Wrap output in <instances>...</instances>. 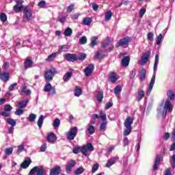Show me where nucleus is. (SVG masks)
<instances>
[{"label": "nucleus", "mask_w": 175, "mask_h": 175, "mask_svg": "<svg viewBox=\"0 0 175 175\" xmlns=\"http://www.w3.org/2000/svg\"><path fill=\"white\" fill-rule=\"evenodd\" d=\"M173 107L174 106L173 105H172V103H170V100L169 99H167L165 101L163 109L162 108V107L157 109L158 114H161V116L163 118H165V117H166L167 114V111H169V113H172Z\"/></svg>", "instance_id": "1"}, {"label": "nucleus", "mask_w": 175, "mask_h": 175, "mask_svg": "<svg viewBox=\"0 0 175 175\" xmlns=\"http://www.w3.org/2000/svg\"><path fill=\"white\" fill-rule=\"evenodd\" d=\"M159 61V55H155V59H154V73L152 78L150 80V83L149 84V88L147 92V95H150L151 94V91H152V88L154 87V84H155V77L157 76V74L155 72H157V69H158V62Z\"/></svg>", "instance_id": "2"}, {"label": "nucleus", "mask_w": 175, "mask_h": 175, "mask_svg": "<svg viewBox=\"0 0 175 175\" xmlns=\"http://www.w3.org/2000/svg\"><path fill=\"white\" fill-rule=\"evenodd\" d=\"M55 75H57V70H55V68H51L50 70L45 72V81H46V83L52 81Z\"/></svg>", "instance_id": "3"}, {"label": "nucleus", "mask_w": 175, "mask_h": 175, "mask_svg": "<svg viewBox=\"0 0 175 175\" xmlns=\"http://www.w3.org/2000/svg\"><path fill=\"white\" fill-rule=\"evenodd\" d=\"M94 151V146L92 144L88 143L86 145H83L81 146V154L83 155H85L86 157L88 156V152H91Z\"/></svg>", "instance_id": "4"}, {"label": "nucleus", "mask_w": 175, "mask_h": 175, "mask_svg": "<svg viewBox=\"0 0 175 175\" xmlns=\"http://www.w3.org/2000/svg\"><path fill=\"white\" fill-rule=\"evenodd\" d=\"M131 40H132V38L131 37H124L122 39H120L117 44H116V47H121L122 46H126L128 44H129V42H131Z\"/></svg>", "instance_id": "5"}, {"label": "nucleus", "mask_w": 175, "mask_h": 175, "mask_svg": "<svg viewBox=\"0 0 175 175\" xmlns=\"http://www.w3.org/2000/svg\"><path fill=\"white\" fill-rule=\"evenodd\" d=\"M76 135H77V127L73 126L70 129L67 139H68V140H75Z\"/></svg>", "instance_id": "6"}, {"label": "nucleus", "mask_w": 175, "mask_h": 175, "mask_svg": "<svg viewBox=\"0 0 175 175\" xmlns=\"http://www.w3.org/2000/svg\"><path fill=\"white\" fill-rule=\"evenodd\" d=\"M76 135H77V127L73 126L70 129L67 139H68V140H75Z\"/></svg>", "instance_id": "7"}, {"label": "nucleus", "mask_w": 175, "mask_h": 175, "mask_svg": "<svg viewBox=\"0 0 175 175\" xmlns=\"http://www.w3.org/2000/svg\"><path fill=\"white\" fill-rule=\"evenodd\" d=\"M23 13L27 21H31V20H32V10L29 9L28 6L23 8Z\"/></svg>", "instance_id": "8"}, {"label": "nucleus", "mask_w": 175, "mask_h": 175, "mask_svg": "<svg viewBox=\"0 0 175 175\" xmlns=\"http://www.w3.org/2000/svg\"><path fill=\"white\" fill-rule=\"evenodd\" d=\"M46 140L48 143H51L54 144L57 142V135L54 133H49L46 136Z\"/></svg>", "instance_id": "9"}, {"label": "nucleus", "mask_w": 175, "mask_h": 175, "mask_svg": "<svg viewBox=\"0 0 175 175\" xmlns=\"http://www.w3.org/2000/svg\"><path fill=\"white\" fill-rule=\"evenodd\" d=\"M94 69H95V66H94V64H90L89 66H88L84 70L85 75L87 77H89V76L92 75V72H94Z\"/></svg>", "instance_id": "10"}, {"label": "nucleus", "mask_w": 175, "mask_h": 175, "mask_svg": "<svg viewBox=\"0 0 175 175\" xmlns=\"http://www.w3.org/2000/svg\"><path fill=\"white\" fill-rule=\"evenodd\" d=\"M16 5L14 6L13 9L14 12H21L23 9H24V6L23 5V1L21 0H16Z\"/></svg>", "instance_id": "11"}, {"label": "nucleus", "mask_w": 175, "mask_h": 175, "mask_svg": "<svg viewBox=\"0 0 175 175\" xmlns=\"http://www.w3.org/2000/svg\"><path fill=\"white\" fill-rule=\"evenodd\" d=\"M65 57L66 61L68 62H75V61H77V56H76L75 54L72 53H67L65 55Z\"/></svg>", "instance_id": "12"}, {"label": "nucleus", "mask_w": 175, "mask_h": 175, "mask_svg": "<svg viewBox=\"0 0 175 175\" xmlns=\"http://www.w3.org/2000/svg\"><path fill=\"white\" fill-rule=\"evenodd\" d=\"M150 55H151V51H148L146 53H144V55L141 59V64L143 65L144 64H147L148 59H150Z\"/></svg>", "instance_id": "13"}, {"label": "nucleus", "mask_w": 175, "mask_h": 175, "mask_svg": "<svg viewBox=\"0 0 175 175\" xmlns=\"http://www.w3.org/2000/svg\"><path fill=\"white\" fill-rule=\"evenodd\" d=\"M76 165V161L74 160H70L68 162L67 165L66 166V172L68 174H70V170Z\"/></svg>", "instance_id": "14"}, {"label": "nucleus", "mask_w": 175, "mask_h": 175, "mask_svg": "<svg viewBox=\"0 0 175 175\" xmlns=\"http://www.w3.org/2000/svg\"><path fill=\"white\" fill-rule=\"evenodd\" d=\"M132 124H133V118L131 116H128L124 124L125 128H132Z\"/></svg>", "instance_id": "15"}, {"label": "nucleus", "mask_w": 175, "mask_h": 175, "mask_svg": "<svg viewBox=\"0 0 175 175\" xmlns=\"http://www.w3.org/2000/svg\"><path fill=\"white\" fill-rule=\"evenodd\" d=\"M117 161H118V157L109 159L106 163V167H110V166H113V165H114Z\"/></svg>", "instance_id": "16"}, {"label": "nucleus", "mask_w": 175, "mask_h": 175, "mask_svg": "<svg viewBox=\"0 0 175 175\" xmlns=\"http://www.w3.org/2000/svg\"><path fill=\"white\" fill-rule=\"evenodd\" d=\"M9 79H10V76L9 75L8 72H1L0 74V80H2V81H4V83L8 81Z\"/></svg>", "instance_id": "17"}, {"label": "nucleus", "mask_w": 175, "mask_h": 175, "mask_svg": "<svg viewBox=\"0 0 175 175\" xmlns=\"http://www.w3.org/2000/svg\"><path fill=\"white\" fill-rule=\"evenodd\" d=\"M59 173H61V167L59 166H56L50 171V175H58Z\"/></svg>", "instance_id": "18"}, {"label": "nucleus", "mask_w": 175, "mask_h": 175, "mask_svg": "<svg viewBox=\"0 0 175 175\" xmlns=\"http://www.w3.org/2000/svg\"><path fill=\"white\" fill-rule=\"evenodd\" d=\"M32 163V160L31 159H29L27 160H25L21 164V169H27L29 165Z\"/></svg>", "instance_id": "19"}, {"label": "nucleus", "mask_w": 175, "mask_h": 175, "mask_svg": "<svg viewBox=\"0 0 175 175\" xmlns=\"http://www.w3.org/2000/svg\"><path fill=\"white\" fill-rule=\"evenodd\" d=\"M159 163H161V155H157L153 165V170H157Z\"/></svg>", "instance_id": "20"}, {"label": "nucleus", "mask_w": 175, "mask_h": 175, "mask_svg": "<svg viewBox=\"0 0 175 175\" xmlns=\"http://www.w3.org/2000/svg\"><path fill=\"white\" fill-rule=\"evenodd\" d=\"M131 58L129 56H125L122 60V66L124 67L129 66Z\"/></svg>", "instance_id": "21"}, {"label": "nucleus", "mask_w": 175, "mask_h": 175, "mask_svg": "<svg viewBox=\"0 0 175 175\" xmlns=\"http://www.w3.org/2000/svg\"><path fill=\"white\" fill-rule=\"evenodd\" d=\"M109 80L111 83H116L118 80V77H117V74L115 72H111L109 75Z\"/></svg>", "instance_id": "22"}, {"label": "nucleus", "mask_w": 175, "mask_h": 175, "mask_svg": "<svg viewBox=\"0 0 175 175\" xmlns=\"http://www.w3.org/2000/svg\"><path fill=\"white\" fill-rule=\"evenodd\" d=\"M167 96L168 98L170 99V100H174V99H175V94H174V91L168 90L167 92Z\"/></svg>", "instance_id": "23"}, {"label": "nucleus", "mask_w": 175, "mask_h": 175, "mask_svg": "<svg viewBox=\"0 0 175 175\" xmlns=\"http://www.w3.org/2000/svg\"><path fill=\"white\" fill-rule=\"evenodd\" d=\"M83 92V90L79 87L76 86L74 90V94L75 96H80Z\"/></svg>", "instance_id": "24"}, {"label": "nucleus", "mask_w": 175, "mask_h": 175, "mask_svg": "<svg viewBox=\"0 0 175 175\" xmlns=\"http://www.w3.org/2000/svg\"><path fill=\"white\" fill-rule=\"evenodd\" d=\"M113 16V12L109 10L105 12V21H110L111 17Z\"/></svg>", "instance_id": "25"}, {"label": "nucleus", "mask_w": 175, "mask_h": 175, "mask_svg": "<svg viewBox=\"0 0 175 175\" xmlns=\"http://www.w3.org/2000/svg\"><path fill=\"white\" fill-rule=\"evenodd\" d=\"M72 72H66L63 77L64 81L66 83V81H69L70 80V77H72Z\"/></svg>", "instance_id": "26"}, {"label": "nucleus", "mask_w": 175, "mask_h": 175, "mask_svg": "<svg viewBox=\"0 0 175 175\" xmlns=\"http://www.w3.org/2000/svg\"><path fill=\"white\" fill-rule=\"evenodd\" d=\"M72 33H73V31L70 29V27H67L64 31V36H72Z\"/></svg>", "instance_id": "27"}, {"label": "nucleus", "mask_w": 175, "mask_h": 175, "mask_svg": "<svg viewBox=\"0 0 175 175\" xmlns=\"http://www.w3.org/2000/svg\"><path fill=\"white\" fill-rule=\"evenodd\" d=\"M59 125H61V120L58 118L55 119L53 124V128L57 129V128H59Z\"/></svg>", "instance_id": "28"}, {"label": "nucleus", "mask_w": 175, "mask_h": 175, "mask_svg": "<svg viewBox=\"0 0 175 175\" xmlns=\"http://www.w3.org/2000/svg\"><path fill=\"white\" fill-rule=\"evenodd\" d=\"M28 100H25L24 101H21L18 103L19 109H24V107H27V105H28Z\"/></svg>", "instance_id": "29"}, {"label": "nucleus", "mask_w": 175, "mask_h": 175, "mask_svg": "<svg viewBox=\"0 0 175 175\" xmlns=\"http://www.w3.org/2000/svg\"><path fill=\"white\" fill-rule=\"evenodd\" d=\"M43 121H44V116L41 115L39 117V119L37 122L38 126H39L40 128H42V126L43 125Z\"/></svg>", "instance_id": "30"}, {"label": "nucleus", "mask_w": 175, "mask_h": 175, "mask_svg": "<svg viewBox=\"0 0 175 175\" xmlns=\"http://www.w3.org/2000/svg\"><path fill=\"white\" fill-rule=\"evenodd\" d=\"M92 23V19L91 18H83V25H91Z\"/></svg>", "instance_id": "31"}, {"label": "nucleus", "mask_w": 175, "mask_h": 175, "mask_svg": "<svg viewBox=\"0 0 175 175\" xmlns=\"http://www.w3.org/2000/svg\"><path fill=\"white\" fill-rule=\"evenodd\" d=\"M85 169L84 167H83L82 166L78 167L75 171V174L76 175H80L82 174V173H84L85 172Z\"/></svg>", "instance_id": "32"}, {"label": "nucleus", "mask_w": 175, "mask_h": 175, "mask_svg": "<svg viewBox=\"0 0 175 175\" xmlns=\"http://www.w3.org/2000/svg\"><path fill=\"white\" fill-rule=\"evenodd\" d=\"M21 91L22 92H24V94H25L26 95H31V94H32L31 90L27 88L26 85L22 86Z\"/></svg>", "instance_id": "33"}, {"label": "nucleus", "mask_w": 175, "mask_h": 175, "mask_svg": "<svg viewBox=\"0 0 175 175\" xmlns=\"http://www.w3.org/2000/svg\"><path fill=\"white\" fill-rule=\"evenodd\" d=\"M17 151H16V154H18V155L23 152V151H24V150H25V145L24 144H21V145L18 146H17Z\"/></svg>", "instance_id": "34"}, {"label": "nucleus", "mask_w": 175, "mask_h": 175, "mask_svg": "<svg viewBox=\"0 0 175 175\" xmlns=\"http://www.w3.org/2000/svg\"><path fill=\"white\" fill-rule=\"evenodd\" d=\"M51 88H53V85H51V83H47L44 85L43 91L44 92H50V91H51Z\"/></svg>", "instance_id": "35"}, {"label": "nucleus", "mask_w": 175, "mask_h": 175, "mask_svg": "<svg viewBox=\"0 0 175 175\" xmlns=\"http://www.w3.org/2000/svg\"><path fill=\"white\" fill-rule=\"evenodd\" d=\"M57 53H53L48 56V58L46 59L47 61L51 62L54 61L55 58L57 57Z\"/></svg>", "instance_id": "36"}, {"label": "nucleus", "mask_w": 175, "mask_h": 175, "mask_svg": "<svg viewBox=\"0 0 175 175\" xmlns=\"http://www.w3.org/2000/svg\"><path fill=\"white\" fill-rule=\"evenodd\" d=\"M106 126H107V120H103L100 125V131H106Z\"/></svg>", "instance_id": "37"}, {"label": "nucleus", "mask_w": 175, "mask_h": 175, "mask_svg": "<svg viewBox=\"0 0 175 175\" xmlns=\"http://www.w3.org/2000/svg\"><path fill=\"white\" fill-rule=\"evenodd\" d=\"M32 60L31 59H27L25 62V68H32Z\"/></svg>", "instance_id": "38"}, {"label": "nucleus", "mask_w": 175, "mask_h": 175, "mask_svg": "<svg viewBox=\"0 0 175 175\" xmlns=\"http://www.w3.org/2000/svg\"><path fill=\"white\" fill-rule=\"evenodd\" d=\"M98 40V37L94 36L91 38L90 47H94L96 44V41Z\"/></svg>", "instance_id": "39"}, {"label": "nucleus", "mask_w": 175, "mask_h": 175, "mask_svg": "<svg viewBox=\"0 0 175 175\" xmlns=\"http://www.w3.org/2000/svg\"><path fill=\"white\" fill-rule=\"evenodd\" d=\"M99 116H100V118H101V120H103V121H107V118L106 116V113L105 112H103V111H99Z\"/></svg>", "instance_id": "40"}, {"label": "nucleus", "mask_w": 175, "mask_h": 175, "mask_svg": "<svg viewBox=\"0 0 175 175\" xmlns=\"http://www.w3.org/2000/svg\"><path fill=\"white\" fill-rule=\"evenodd\" d=\"M143 98H144V92L143 90H140L137 96V100L140 101L142 99H143Z\"/></svg>", "instance_id": "41"}, {"label": "nucleus", "mask_w": 175, "mask_h": 175, "mask_svg": "<svg viewBox=\"0 0 175 175\" xmlns=\"http://www.w3.org/2000/svg\"><path fill=\"white\" fill-rule=\"evenodd\" d=\"M37 175H44V168L43 167H38L37 168Z\"/></svg>", "instance_id": "42"}, {"label": "nucleus", "mask_w": 175, "mask_h": 175, "mask_svg": "<svg viewBox=\"0 0 175 175\" xmlns=\"http://www.w3.org/2000/svg\"><path fill=\"white\" fill-rule=\"evenodd\" d=\"M88 132L90 135H94V133H95V127L92 125H90L88 128Z\"/></svg>", "instance_id": "43"}, {"label": "nucleus", "mask_w": 175, "mask_h": 175, "mask_svg": "<svg viewBox=\"0 0 175 175\" xmlns=\"http://www.w3.org/2000/svg\"><path fill=\"white\" fill-rule=\"evenodd\" d=\"M121 91H122V88L120 85H118L114 89L115 95H118Z\"/></svg>", "instance_id": "44"}, {"label": "nucleus", "mask_w": 175, "mask_h": 175, "mask_svg": "<svg viewBox=\"0 0 175 175\" xmlns=\"http://www.w3.org/2000/svg\"><path fill=\"white\" fill-rule=\"evenodd\" d=\"M0 20L3 23H6L8 21V16H6V14L1 13V14L0 15Z\"/></svg>", "instance_id": "45"}, {"label": "nucleus", "mask_w": 175, "mask_h": 175, "mask_svg": "<svg viewBox=\"0 0 175 175\" xmlns=\"http://www.w3.org/2000/svg\"><path fill=\"white\" fill-rule=\"evenodd\" d=\"M28 119L29 122H33L36 120V115H35V113H31L29 115Z\"/></svg>", "instance_id": "46"}, {"label": "nucleus", "mask_w": 175, "mask_h": 175, "mask_svg": "<svg viewBox=\"0 0 175 175\" xmlns=\"http://www.w3.org/2000/svg\"><path fill=\"white\" fill-rule=\"evenodd\" d=\"M79 43L80 44H85L87 43V37L82 36L79 38Z\"/></svg>", "instance_id": "47"}, {"label": "nucleus", "mask_w": 175, "mask_h": 175, "mask_svg": "<svg viewBox=\"0 0 175 175\" xmlns=\"http://www.w3.org/2000/svg\"><path fill=\"white\" fill-rule=\"evenodd\" d=\"M126 130H125L123 133L124 136H128L131 135V132H132V127H126Z\"/></svg>", "instance_id": "48"}, {"label": "nucleus", "mask_w": 175, "mask_h": 175, "mask_svg": "<svg viewBox=\"0 0 175 175\" xmlns=\"http://www.w3.org/2000/svg\"><path fill=\"white\" fill-rule=\"evenodd\" d=\"M7 122H8V124H9L10 125H12V126H16V122H15L14 120H13V119H12V118H8V119H7Z\"/></svg>", "instance_id": "49"}, {"label": "nucleus", "mask_w": 175, "mask_h": 175, "mask_svg": "<svg viewBox=\"0 0 175 175\" xmlns=\"http://www.w3.org/2000/svg\"><path fill=\"white\" fill-rule=\"evenodd\" d=\"M103 100V92H99L97 95V100L101 102Z\"/></svg>", "instance_id": "50"}, {"label": "nucleus", "mask_w": 175, "mask_h": 175, "mask_svg": "<svg viewBox=\"0 0 175 175\" xmlns=\"http://www.w3.org/2000/svg\"><path fill=\"white\" fill-rule=\"evenodd\" d=\"M85 58H87V54L82 53H80V55L77 58V59H79V61H84Z\"/></svg>", "instance_id": "51"}, {"label": "nucleus", "mask_w": 175, "mask_h": 175, "mask_svg": "<svg viewBox=\"0 0 175 175\" xmlns=\"http://www.w3.org/2000/svg\"><path fill=\"white\" fill-rule=\"evenodd\" d=\"M13 152V148H8L5 150V154L6 155H10Z\"/></svg>", "instance_id": "52"}, {"label": "nucleus", "mask_w": 175, "mask_h": 175, "mask_svg": "<svg viewBox=\"0 0 175 175\" xmlns=\"http://www.w3.org/2000/svg\"><path fill=\"white\" fill-rule=\"evenodd\" d=\"M75 9V4H70L68 7H67L66 12L70 13Z\"/></svg>", "instance_id": "53"}, {"label": "nucleus", "mask_w": 175, "mask_h": 175, "mask_svg": "<svg viewBox=\"0 0 175 175\" xmlns=\"http://www.w3.org/2000/svg\"><path fill=\"white\" fill-rule=\"evenodd\" d=\"M0 114L3 116V117H10V112H8V111L3 110V112H1Z\"/></svg>", "instance_id": "54"}, {"label": "nucleus", "mask_w": 175, "mask_h": 175, "mask_svg": "<svg viewBox=\"0 0 175 175\" xmlns=\"http://www.w3.org/2000/svg\"><path fill=\"white\" fill-rule=\"evenodd\" d=\"M109 44H110V38H107L105 39V42H103L102 46H103V47L106 48L109 46Z\"/></svg>", "instance_id": "55"}, {"label": "nucleus", "mask_w": 175, "mask_h": 175, "mask_svg": "<svg viewBox=\"0 0 175 175\" xmlns=\"http://www.w3.org/2000/svg\"><path fill=\"white\" fill-rule=\"evenodd\" d=\"M38 170V166H35L34 167H33L30 172H29V175H34L35 173L37 172Z\"/></svg>", "instance_id": "56"}, {"label": "nucleus", "mask_w": 175, "mask_h": 175, "mask_svg": "<svg viewBox=\"0 0 175 175\" xmlns=\"http://www.w3.org/2000/svg\"><path fill=\"white\" fill-rule=\"evenodd\" d=\"M72 152L74 154H79V152H81V146L74 148L72 150Z\"/></svg>", "instance_id": "57"}, {"label": "nucleus", "mask_w": 175, "mask_h": 175, "mask_svg": "<svg viewBox=\"0 0 175 175\" xmlns=\"http://www.w3.org/2000/svg\"><path fill=\"white\" fill-rule=\"evenodd\" d=\"M98 169H99V164L98 163H95L92 168V173H95V172H96V170H98Z\"/></svg>", "instance_id": "58"}, {"label": "nucleus", "mask_w": 175, "mask_h": 175, "mask_svg": "<svg viewBox=\"0 0 175 175\" xmlns=\"http://www.w3.org/2000/svg\"><path fill=\"white\" fill-rule=\"evenodd\" d=\"M16 116H21V114H24V109H18L15 111Z\"/></svg>", "instance_id": "59"}, {"label": "nucleus", "mask_w": 175, "mask_h": 175, "mask_svg": "<svg viewBox=\"0 0 175 175\" xmlns=\"http://www.w3.org/2000/svg\"><path fill=\"white\" fill-rule=\"evenodd\" d=\"M140 80H142V81L146 80V70H143L142 72L139 77Z\"/></svg>", "instance_id": "60"}, {"label": "nucleus", "mask_w": 175, "mask_h": 175, "mask_svg": "<svg viewBox=\"0 0 175 175\" xmlns=\"http://www.w3.org/2000/svg\"><path fill=\"white\" fill-rule=\"evenodd\" d=\"M12 109H13L12 107V106L10 105H6L5 107H4V110H5V111H8L10 113V111H12Z\"/></svg>", "instance_id": "61"}, {"label": "nucleus", "mask_w": 175, "mask_h": 175, "mask_svg": "<svg viewBox=\"0 0 175 175\" xmlns=\"http://www.w3.org/2000/svg\"><path fill=\"white\" fill-rule=\"evenodd\" d=\"M38 6L39 8H43L44 6H46V1H41L38 3Z\"/></svg>", "instance_id": "62"}, {"label": "nucleus", "mask_w": 175, "mask_h": 175, "mask_svg": "<svg viewBox=\"0 0 175 175\" xmlns=\"http://www.w3.org/2000/svg\"><path fill=\"white\" fill-rule=\"evenodd\" d=\"M147 38H148V40H150V41L152 40V39H154V33L149 32L148 33Z\"/></svg>", "instance_id": "63"}, {"label": "nucleus", "mask_w": 175, "mask_h": 175, "mask_svg": "<svg viewBox=\"0 0 175 175\" xmlns=\"http://www.w3.org/2000/svg\"><path fill=\"white\" fill-rule=\"evenodd\" d=\"M164 175H173L172 174V168H167L164 172Z\"/></svg>", "instance_id": "64"}]
</instances>
